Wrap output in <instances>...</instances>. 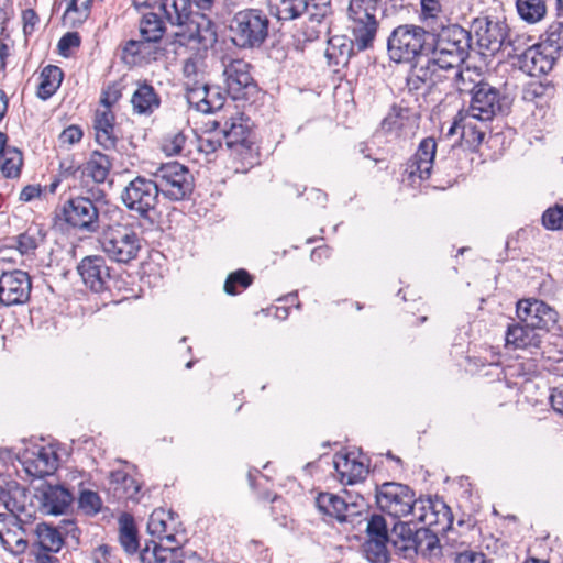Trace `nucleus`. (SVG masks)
Returning <instances> with one entry per match:
<instances>
[{"label":"nucleus","mask_w":563,"mask_h":563,"mask_svg":"<svg viewBox=\"0 0 563 563\" xmlns=\"http://www.w3.org/2000/svg\"><path fill=\"white\" fill-rule=\"evenodd\" d=\"M429 66L440 69L460 67L468 57L472 34L459 24H429Z\"/></svg>","instance_id":"nucleus-1"},{"label":"nucleus","mask_w":563,"mask_h":563,"mask_svg":"<svg viewBox=\"0 0 563 563\" xmlns=\"http://www.w3.org/2000/svg\"><path fill=\"white\" fill-rule=\"evenodd\" d=\"M93 199L88 196H71L64 200L55 209V224L65 225L68 230L95 234L101 229V220L99 209L97 207L99 196L104 197L102 190H97L98 196L89 190Z\"/></svg>","instance_id":"nucleus-2"},{"label":"nucleus","mask_w":563,"mask_h":563,"mask_svg":"<svg viewBox=\"0 0 563 563\" xmlns=\"http://www.w3.org/2000/svg\"><path fill=\"white\" fill-rule=\"evenodd\" d=\"M429 24H400L387 38V53L395 63L418 64L421 58L429 59Z\"/></svg>","instance_id":"nucleus-3"},{"label":"nucleus","mask_w":563,"mask_h":563,"mask_svg":"<svg viewBox=\"0 0 563 563\" xmlns=\"http://www.w3.org/2000/svg\"><path fill=\"white\" fill-rule=\"evenodd\" d=\"M380 2L382 0H349V29L360 52L374 46L380 21L385 16Z\"/></svg>","instance_id":"nucleus-4"},{"label":"nucleus","mask_w":563,"mask_h":563,"mask_svg":"<svg viewBox=\"0 0 563 563\" xmlns=\"http://www.w3.org/2000/svg\"><path fill=\"white\" fill-rule=\"evenodd\" d=\"M269 25V18L263 10H240L230 20L231 41L242 49L260 48L268 37Z\"/></svg>","instance_id":"nucleus-5"},{"label":"nucleus","mask_w":563,"mask_h":563,"mask_svg":"<svg viewBox=\"0 0 563 563\" xmlns=\"http://www.w3.org/2000/svg\"><path fill=\"white\" fill-rule=\"evenodd\" d=\"M159 191L154 174L150 176L136 175L122 189L120 200L122 205L139 220L154 222L159 205Z\"/></svg>","instance_id":"nucleus-6"},{"label":"nucleus","mask_w":563,"mask_h":563,"mask_svg":"<svg viewBox=\"0 0 563 563\" xmlns=\"http://www.w3.org/2000/svg\"><path fill=\"white\" fill-rule=\"evenodd\" d=\"M470 106L466 109L468 118L487 123L498 115L509 113L512 99L504 89L495 87L485 80L475 84L471 91Z\"/></svg>","instance_id":"nucleus-7"},{"label":"nucleus","mask_w":563,"mask_h":563,"mask_svg":"<svg viewBox=\"0 0 563 563\" xmlns=\"http://www.w3.org/2000/svg\"><path fill=\"white\" fill-rule=\"evenodd\" d=\"M159 195L170 201L190 199L195 189L194 175L189 168L178 162L161 164L153 172Z\"/></svg>","instance_id":"nucleus-8"},{"label":"nucleus","mask_w":563,"mask_h":563,"mask_svg":"<svg viewBox=\"0 0 563 563\" xmlns=\"http://www.w3.org/2000/svg\"><path fill=\"white\" fill-rule=\"evenodd\" d=\"M375 500L378 509L393 518L412 516L418 503L415 490L399 482L376 484Z\"/></svg>","instance_id":"nucleus-9"},{"label":"nucleus","mask_w":563,"mask_h":563,"mask_svg":"<svg viewBox=\"0 0 563 563\" xmlns=\"http://www.w3.org/2000/svg\"><path fill=\"white\" fill-rule=\"evenodd\" d=\"M101 249L111 261L128 264L136 258L141 239L132 227L117 223L103 232Z\"/></svg>","instance_id":"nucleus-10"},{"label":"nucleus","mask_w":563,"mask_h":563,"mask_svg":"<svg viewBox=\"0 0 563 563\" xmlns=\"http://www.w3.org/2000/svg\"><path fill=\"white\" fill-rule=\"evenodd\" d=\"M516 317L543 333L552 331L559 320V313L553 307L534 297L521 298L516 302Z\"/></svg>","instance_id":"nucleus-11"},{"label":"nucleus","mask_w":563,"mask_h":563,"mask_svg":"<svg viewBox=\"0 0 563 563\" xmlns=\"http://www.w3.org/2000/svg\"><path fill=\"white\" fill-rule=\"evenodd\" d=\"M223 76L227 92L234 100L249 99L258 91L256 81L251 75V64L243 59H223Z\"/></svg>","instance_id":"nucleus-12"},{"label":"nucleus","mask_w":563,"mask_h":563,"mask_svg":"<svg viewBox=\"0 0 563 563\" xmlns=\"http://www.w3.org/2000/svg\"><path fill=\"white\" fill-rule=\"evenodd\" d=\"M418 523L432 528L440 533L446 532L453 523V515L450 507L439 497H419L412 512Z\"/></svg>","instance_id":"nucleus-13"},{"label":"nucleus","mask_w":563,"mask_h":563,"mask_svg":"<svg viewBox=\"0 0 563 563\" xmlns=\"http://www.w3.org/2000/svg\"><path fill=\"white\" fill-rule=\"evenodd\" d=\"M477 44L492 54L504 48L505 41L509 37L510 27L506 19L498 16L476 18L472 22Z\"/></svg>","instance_id":"nucleus-14"},{"label":"nucleus","mask_w":563,"mask_h":563,"mask_svg":"<svg viewBox=\"0 0 563 563\" xmlns=\"http://www.w3.org/2000/svg\"><path fill=\"white\" fill-rule=\"evenodd\" d=\"M32 499L37 500V504H35L37 512L58 516L68 510L74 501V495L63 485L42 482L34 487Z\"/></svg>","instance_id":"nucleus-15"},{"label":"nucleus","mask_w":563,"mask_h":563,"mask_svg":"<svg viewBox=\"0 0 563 563\" xmlns=\"http://www.w3.org/2000/svg\"><path fill=\"white\" fill-rule=\"evenodd\" d=\"M0 501L12 514H37L30 490L10 475L0 474Z\"/></svg>","instance_id":"nucleus-16"},{"label":"nucleus","mask_w":563,"mask_h":563,"mask_svg":"<svg viewBox=\"0 0 563 563\" xmlns=\"http://www.w3.org/2000/svg\"><path fill=\"white\" fill-rule=\"evenodd\" d=\"M32 279L29 273L14 269L0 276V303L3 306L23 305L29 301Z\"/></svg>","instance_id":"nucleus-17"},{"label":"nucleus","mask_w":563,"mask_h":563,"mask_svg":"<svg viewBox=\"0 0 563 563\" xmlns=\"http://www.w3.org/2000/svg\"><path fill=\"white\" fill-rule=\"evenodd\" d=\"M77 272L87 288L96 294L109 288L111 268L101 255L85 256L77 265Z\"/></svg>","instance_id":"nucleus-18"},{"label":"nucleus","mask_w":563,"mask_h":563,"mask_svg":"<svg viewBox=\"0 0 563 563\" xmlns=\"http://www.w3.org/2000/svg\"><path fill=\"white\" fill-rule=\"evenodd\" d=\"M120 58L130 67H142L157 59L162 51L159 43L140 35V40L131 38L120 45Z\"/></svg>","instance_id":"nucleus-19"},{"label":"nucleus","mask_w":563,"mask_h":563,"mask_svg":"<svg viewBox=\"0 0 563 563\" xmlns=\"http://www.w3.org/2000/svg\"><path fill=\"white\" fill-rule=\"evenodd\" d=\"M147 531L162 543L166 541L170 545H179L187 541L185 530L181 532L176 528V518L173 511L166 512L163 509L154 510L147 522Z\"/></svg>","instance_id":"nucleus-20"},{"label":"nucleus","mask_w":563,"mask_h":563,"mask_svg":"<svg viewBox=\"0 0 563 563\" xmlns=\"http://www.w3.org/2000/svg\"><path fill=\"white\" fill-rule=\"evenodd\" d=\"M556 58L555 49L544 43H533L521 53L519 66L530 76L545 75L552 70Z\"/></svg>","instance_id":"nucleus-21"},{"label":"nucleus","mask_w":563,"mask_h":563,"mask_svg":"<svg viewBox=\"0 0 563 563\" xmlns=\"http://www.w3.org/2000/svg\"><path fill=\"white\" fill-rule=\"evenodd\" d=\"M437 142L433 137L421 140L416 153L406 163L405 173L410 179H429L437 162Z\"/></svg>","instance_id":"nucleus-22"},{"label":"nucleus","mask_w":563,"mask_h":563,"mask_svg":"<svg viewBox=\"0 0 563 563\" xmlns=\"http://www.w3.org/2000/svg\"><path fill=\"white\" fill-rule=\"evenodd\" d=\"M135 7L157 9L163 18L172 25L183 26L192 21L194 10L190 0H146L141 4L133 2Z\"/></svg>","instance_id":"nucleus-23"},{"label":"nucleus","mask_w":563,"mask_h":563,"mask_svg":"<svg viewBox=\"0 0 563 563\" xmlns=\"http://www.w3.org/2000/svg\"><path fill=\"white\" fill-rule=\"evenodd\" d=\"M37 519V514L18 515V523L3 534V539H0L3 548L14 554L24 553L29 543H31V523H34Z\"/></svg>","instance_id":"nucleus-24"},{"label":"nucleus","mask_w":563,"mask_h":563,"mask_svg":"<svg viewBox=\"0 0 563 563\" xmlns=\"http://www.w3.org/2000/svg\"><path fill=\"white\" fill-rule=\"evenodd\" d=\"M58 466V456L51 448L41 446L33 451L30 456H25L23 467L25 472L33 477L43 478L52 475Z\"/></svg>","instance_id":"nucleus-25"},{"label":"nucleus","mask_w":563,"mask_h":563,"mask_svg":"<svg viewBox=\"0 0 563 563\" xmlns=\"http://www.w3.org/2000/svg\"><path fill=\"white\" fill-rule=\"evenodd\" d=\"M141 563H184L183 547L164 545L155 539L145 542V545L140 551Z\"/></svg>","instance_id":"nucleus-26"},{"label":"nucleus","mask_w":563,"mask_h":563,"mask_svg":"<svg viewBox=\"0 0 563 563\" xmlns=\"http://www.w3.org/2000/svg\"><path fill=\"white\" fill-rule=\"evenodd\" d=\"M536 328L525 324L520 320H514L507 328L505 340L506 346H511L515 350H526L530 347H540L542 343V335Z\"/></svg>","instance_id":"nucleus-27"},{"label":"nucleus","mask_w":563,"mask_h":563,"mask_svg":"<svg viewBox=\"0 0 563 563\" xmlns=\"http://www.w3.org/2000/svg\"><path fill=\"white\" fill-rule=\"evenodd\" d=\"M31 543L44 552L57 553L64 545L62 531L44 521L31 523Z\"/></svg>","instance_id":"nucleus-28"},{"label":"nucleus","mask_w":563,"mask_h":563,"mask_svg":"<svg viewBox=\"0 0 563 563\" xmlns=\"http://www.w3.org/2000/svg\"><path fill=\"white\" fill-rule=\"evenodd\" d=\"M222 133L228 150L241 153L243 150H251L253 142L250 141V135L252 131L242 118H232L230 123L227 121Z\"/></svg>","instance_id":"nucleus-29"},{"label":"nucleus","mask_w":563,"mask_h":563,"mask_svg":"<svg viewBox=\"0 0 563 563\" xmlns=\"http://www.w3.org/2000/svg\"><path fill=\"white\" fill-rule=\"evenodd\" d=\"M47 231L41 225L33 223L29 225L24 232L14 236V249L27 258L33 260L36 255V250L46 242Z\"/></svg>","instance_id":"nucleus-30"},{"label":"nucleus","mask_w":563,"mask_h":563,"mask_svg":"<svg viewBox=\"0 0 563 563\" xmlns=\"http://www.w3.org/2000/svg\"><path fill=\"white\" fill-rule=\"evenodd\" d=\"M136 86L131 98L133 111L141 115H151L161 107V97L147 80L137 81Z\"/></svg>","instance_id":"nucleus-31"},{"label":"nucleus","mask_w":563,"mask_h":563,"mask_svg":"<svg viewBox=\"0 0 563 563\" xmlns=\"http://www.w3.org/2000/svg\"><path fill=\"white\" fill-rule=\"evenodd\" d=\"M333 466L340 482L346 485H353L364 479L368 473L367 467L362 462L352 459L350 454L335 453Z\"/></svg>","instance_id":"nucleus-32"},{"label":"nucleus","mask_w":563,"mask_h":563,"mask_svg":"<svg viewBox=\"0 0 563 563\" xmlns=\"http://www.w3.org/2000/svg\"><path fill=\"white\" fill-rule=\"evenodd\" d=\"M115 117L111 110L97 111L93 120L96 141L104 150H113L119 137L114 129Z\"/></svg>","instance_id":"nucleus-33"},{"label":"nucleus","mask_w":563,"mask_h":563,"mask_svg":"<svg viewBox=\"0 0 563 563\" xmlns=\"http://www.w3.org/2000/svg\"><path fill=\"white\" fill-rule=\"evenodd\" d=\"M418 119L419 114L412 108L404 104V100H401L391 106L388 114L382 121V129L385 132L402 130L413 125Z\"/></svg>","instance_id":"nucleus-34"},{"label":"nucleus","mask_w":563,"mask_h":563,"mask_svg":"<svg viewBox=\"0 0 563 563\" xmlns=\"http://www.w3.org/2000/svg\"><path fill=\"white\" fill-rule=\"evenodd\" d=\"M418 522L410 521H396L391 528L390 542L405 556L412 554V549L416 539V531Z\"/></svg>","instance_id":"nucleus-35"},{"label":"nucleus","mask_w":563,"mask_h":563,"mask_svg":"<svg viewBox=\"0 0 563 563\" xmlns=\"http://www.w3.org/2000/svg\"><path fill=\"white\" fill-rule=\"evenodd\" d=\"M354 36L351 40L344 36H333L328 41L325 57L331 66H346L353 54V47H356Z\"/></svg>","instance_id":"nucleus-36"},{"label":"nucleus","mask_w":563,"mask_h":563,"mask_svg":"<svg viewBox=\"0 0 563 563\" xmlns=\"http://www.w3.org/2000/svg\"><path fill=\"white\" fill-rule=\"evenodd\" d=\"M427 63L424 66L417 67L415 63L411 71L408 74L406 79V86L408 92L418 100L420 96L426 97L429 95L434 86L431 78L430 68Z\"/></svg>","instance_id":"nucleus-37"},{"label":"nucleus","mask_w":563,"mask_h":563,"mask_svg":"<svg viewBox=\"0 0 563 563\" xmlns=\"http://www.w3.org/2000/svg\"><path fill=\"white\" fill-rule=\"evenodd\" d=\"M112 167L110 157L99 151H93L89 159L78 169L82 177L91 178L96 184H102L109 176Z\"/></svg>","instance_id":"nucleus-38"},{"label":"nucleus","mask_w":563,"mask_h":563,"mask_svg":"<svg viewBox=\"0 0 563 563\" xmlns=\"http://www.w3.org/2000/svg\"><path fill=\"white\" fill-rule=\"evenodd\" d=\"M440 532L432 528L417 527L412 554H421L424 558L438 556L441 553L439 540Z\"/></svg>","instance_id":"nucleus-39"},{"label":"nucleus","mask_w":563,"mask_h":563,"mask_svg":"<svg viewBox=\"0 0 563 563\" xmlns=\"http://www.w3.org/2000/svg\"><path fill=\"white\" fill-rule=\"evenodd\" d=\"M316 506L319 511L339 522H346V500L332 493H319L316 498Z\"/></svg>","instance_id":"nucleus-40"},{"label":"nucleus","mask_w":563,"mask_h":563,"mask_svg":"<svg viewBox=\"0 0 563 563\" xmlns=\"http://www.w3.org/2000/svg\"><path fill=\"white\" fill-rule=\"evenodd\" d=\"M64 78V73L60 67L56 65L45 66L40 75V84L37 87L36 96L41 100L49 99L60 87Z\"/></svg>","instance_id":"nucleus-41"},{"label":"nucleus","mask_w":563,"mask_h":563,"mask_svg":"<svg viewBox=\"0 0 563 563\" xmlns=\"http://www.w3.org/2000/svg\"><path fill=\"white\" fill-rule=\"evenodd\" d=\"M309 0H273L275 16L278 21H294L305 13L310 15Z\"/></svg>","instance_id":"nucleus-42"},{"label":"nucleus","mask_w":563,"mask_h":563,"mask_svg":"<svg viewBox=\"0 0 563 563\" xmlns=\"http://www.w3.org/2000/svg\"><path fill=\"white\" fill-rule=\"evenodd\" d=\"M463 151L452 146L445 156L437 158L433 173L439 176L445 175L449 181L455 180L461 175L462 167L459 165Z\"/></svg>","instance_id":"nucleus-43"},{"label":"nucleus","mask_w":563,"mask_h":563,"mask_svg":"<svg viewBox=\"0 0 563 563\" xmlns=\"http://www.w3.org/2000/svg\"><path fill=\"white\" fill-rule=\"evenodd\" d=\"M139 33L161 43L166 33L164 18L155 11L143 13L139 22Z\"/></svg>","instance_id":"nucleus-44"},{"label":"nucleus","mask_w":563,"mask_h":563,"mask_svg":"<svg viewBox=\"0 0 563 563\" xmlns=\"http://www.w3.org/2000/svg\"><path fill=\"white\" fill-rule=\"evenodd\" d=\"M110 484L115 493H120L119 498L132 499L140 492L137 482L124 471L111 472Z\"/></svg>","instance_id":"nucleus-45"},{"label":"nucleus","mask_w":563,"mask_h":563,"mask_svg":"<svg viewBox=\"0 0 563 563\" xmlns=\"http://www.w3.org/2000/svg\"><path fill=\"white\" fill-rule=\"evenodd\" d=\"M119 541L129 555L141 551L137 529L131 517L121 521Z\"/></svg>","instance_id":"nucleus-46"},{"label":"nucleus","mask_w":563,"mask_h":563,"mask_svg":"<svg viewBox=\"0 0 563 563\" xmlns=\"http://www.w3.org/2000/svg\"><path fill=\"white\" fill-rule=\"evenodd\" d=\"M516 8L519 16L528 23H537L547 13L543 0H516Z\"/></svg>","instance_id":"nucleus-47"},{"label":"nucleus","mask_w":563,"mask_h":563,"mask_svg":"<svg viewBox=\"0 0 563 563\" xmlns=\"http://www.w3.org/2000/svg\"><path fill=\"white\" fill-rule=\"evenodd\" d=\"M23 165L22 152L16 147L8 146L1 155V170L7 178L20 176Z\"/></svg>","instance_id":"nucleus-48"},{"label":"nucleus","mask_w":563,"mask_h":563,"mask_svg":"<svg viewBox=\"0 0 563 563\" xmlns=\"http://www.w3.org/2000/svg\"><path fill=\"white\" fill-rule=\"evenodd\" d=\"M476 118H468L467 112H465L464 118L462 119V133L461 137L463 141L472 148L478 147L485 137L486 130L477 126L473 121Z\"/></svg>","instance_id":"nucleus-49"},{"label":"nucleus","mask_w":563,"mask_h":563,"mask_svg":"<svg viewBox=\"0 0 563 563\" xmlns=\"http://www.w3.org/2000/svg\"><path fill=\"white\" fill-rule=\"evenodd\" d=\"M390 540L367 538L363 544L366 559L372 563H385L388 560L387 543Z\"/></svg>","instance_id":"nucleus-50"},{"label":"nucleus","mask_w":563,"mask_h":563,"mask_svg":"<svg viewBox=\"0 0 563 563\" xmlns=\"http://www.w3.org/2000/svg\"><path fill=\"white\" fill-rule=\"evenodd\" d=\"M253 283V276L244 268H240L233 273H230L224 282L223 289L225 294L235 296L242 290L250 287Z\"/></svg>","instance_id":"nucleus-51"},{"label":"nucleus","mask_w":563,"mask_h":563,"mask_svg":"<svg viewBox=\"0 0 563 563\" xmlns=\"http://www.w3.org/2000/svg\"><path fill=\"white\" fill-rule=\"evenodd\" d=\"M555 86L550 80L536 81L529 84L525 90V99L530 101H547L554 98Z\"/></svg>","instance_id":"nucleus-52"},{"label":"nucleus","mask_w":563,"mask_h":563,"mask_svg":"<svg viewBox=\"0 0 563 563\" xmlns=\"http://www.w3.org/2000/svg\"><path fill=\"white\" fill-rule=\"evenodd\" d=\"M208 95V84L194 80L192 82L186 81V98L190 107L200 112V104L206 100Z\"/></svg>","instance_id":"nucleus-53"},{"label":"nucleus","mask_w":563,"mask_h":563,"mask_svg":"<svg viewBox=\"0 0 563 563\" xmlns=\"http://www.w3.org/2000/svg\"><path fill=\"white\" fill-rule=\"evenodd\" d=\"M187 136L183 131H172L162 139V150L168 156L179 155L186 144Z\"/></svg>","instance_id":"nucleus-54"},{"label":"nucleus","mask_w":563,"mask_h":563,"mask_svg":"<svg viewBox=\"0 0 563 563\" xmlns=\"http://www.w3.org/2000/svg\"><path fill=\"white\" fill-rule=\"evenodd\" d=\"M225 103V96L221 88L218 86L208 85V95L206 100L200 104V112L212 113L223 108Z\"/></svg>","instance_id":"nucleus-55"},{"label":"nucleus","mask_w":563,"mask_h":563,"mask_svg":"<svg viewBox=\"0 0 563 563\" xmlns=\"http://www.w3.org/2000/svg\"><path fill=\"white\" fill-rule=\"evenodd\" d=\"M527 41H531V38L525 35H512L511 30L509 31V37L505 41L504 48L500 52H506L507 56L510 58H517L518 64L520 63L521 53H525L527 45Z\"/></svg>","instance_id":"nucleus-56"},{"label":"nucleus","mask_w":563,"mask_h":563,"mask_svg":"<svg viewBox=\"0 0 563 563\" xmlns=\"http://www.w3.org/2000/svg\"><path fill=\"white\" fill-rule=\"evenodd\" d=\"M367 538L390 540L391 530L388 531L386 519L378 514L371 516L366 527Z\"/></svg>","instance_id":"nucleus-57"},{"label":"nucleus","mask_w":563,"mask_h":563,"mask_svg":"<svg viewBox=\"0 0 563 563\" xmlns=\"http://www.w3.org/2000/svg\"><path fill=\"white\" fill-rule=\"evenodd\" d=\"M78 506L86 515H96L100 511L102 501L98 493L87 489L81 492Z\"/></svg>","instance_id":"nucleus-58"},{"label":"nucleus","mask_w":563,"mask_h":563,"mask_svg":"<svg viewBox=\"0 0 563 563\" xmlns=\"http://www.w3.org/2000/svg\"><path fill=\"white\" fill-rule=\"evenodd\" d=\"M541 43L549 45L550 48L555 49L559 55L563 47V22L555 21L551 23L545 32V40Z\"/></svg>","instance_id":"nucleus-59"},{"label":"nucleus","mask_w":563,"mask_h":563,"mask_svg":"<svg viewBox=\"0 0 563 563\" xmlns=\"http://www.w3.org/2000/svg\"><path fill=\"white\" fill-rule=\"evenodd\" d=\"M196 15H198L199 18L202 19V21L205 22V25H201L199 22H196L195 37L201 44L216 42L217 33L214 30V23L210 19H207L205 14L197 13ZM190 37L192 38L194 34H191Z\"/></svg>","instance_id":"nucleus-60"},{"label":"nucleus","mask_w":563,"mask_h":563,"mask_svg":"<svg viewBox=\"0 0 563 563\" xmlns=\"http://www.w3.org/2000/svg\"><path fill=\"white\" fill-rule=\"evenodd\" d=\"M310 3V15L309 20L314 23L321 24L329 16L332 15L331 0H309Z\"/></svg>","instance_id":"nucleus-61"},{"label":"nucleus","mask_w":563,"mask_h":563,"mask_svg":"<svg viewBox=\"0 0 563 563\" xmlns=\"http://www.w3.org/2000/svg\"><path fill=\"white\" fill-rule=\"evenodd\" d=\"M542 224L548 230H563V205L548 208L542 214Z\"/></svg>","instance_id":"nucleus-62"},{"label":"nucleus","mask_w":563,"mask_h":563,"mask_svg":"<svg viewBox=\"0 0 563 563\" xmlns=\"http://www.w3.org/2000/svg\"><path fill=\"white\" fill-rule=\"evenodd\" d=\"M420 18L427 24H433L438 14L442 11L440 0H421Z\"/></svg>","instance_id":"nucleus-63"},{"label":"nucleus","mask_w":563,"mask_h":563,"mask_svg":"<svg viewBox=\"0 0 563 563\" xmlns=\"http://www.w3.org/2000/svg\"><path fill=\"white\" fill-rule=\"evenodd\" d=\"M81 40L77 32H67L64 34L58 41L57 48L62 56H69V51L71 48H78L80 46Z\"/></svg>","instance_id":"nucleus-64"}]
</instances>
